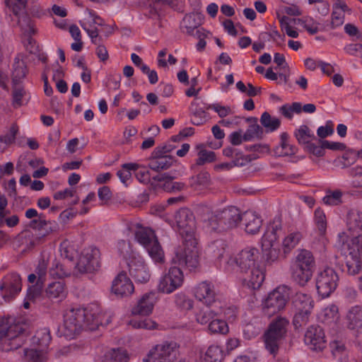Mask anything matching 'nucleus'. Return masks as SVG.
Here are the masks:
<instances>
[{
	"instance_id": "nucleus-1",
	"label": "nucleus",
	"mask_w": 362,
	"mask_h": 362,
	"mask_svg": "<svg viewBox=\"0 0 362 362\" xmlns=\"http://www.w3.org/2000/svg\"><path fill=\"white\" fill-rule=\"evenodd\" d=\"M259 252L255 247H246L242 250L235 257H230L226 266V269L232 272L238 267L245 274L243 284L247 287L258 289L264 280V274L259 267L258 262Z\"/></svg>"
},
{
	"instance_id": "nucleus-2",
	"label": "nucleus",
	"mask_w": 362,
	"mask_h": 362,
	"mask_svg": "<svg viewBox=\"0 0 362 362\" xmlns=\"http://www.w3.org/2000/svg\"><path fill=\"white\" fill-rule=\"evenodd\" d=\"M100 323L98 314L88 308L71 309L64 315L62 332L66 339H71L83 330L96 329Z\"/></svg>"
},
{
	"instance_id": "nucleus-3",
	"label": "nucleus",
	"mask_w": 362,
	"mask_h": 362,
	"mask_svg": "<svg viewBox=\"0 0 362 362\" xmlns=\"http://www.w3.org/2000/svg\"><path fill=\"white\" fill-rule=\"evenodd\" d=\"M315 269V259L308 250H300L291 267L292 280L300 286H305L312 279Z\"/></svg>"
},
{
	"instance_id": "nucleus-4",
	"label": "nucleus",
	"mask_w": 362,
	"mask_h": 362,
	"mask_svg": "<svg viewBox=\"0 0 362 362\" xmlns=\"http://www.w3.org/2000/svg\"><path fill=\"white\" fill-rule=\"evenodd\" d=\"M23 325L18 322H13L12 319L3 320L0 325V348L4 351L16 350L21 347L25 340Z\"/></svg>"
},
{
	"instance_id": "nucleus-5",
	"label": "nucleus",
	"mask_w": 362,
	"mask_h": 362,
	"mask_svg": "<svg viewBox=\"0 0 362 362\" xmlns=\"http://www.w3.org/2000/svg\"><path fill=\"white\" fill-rule=\"evenodd\" d=\"M241 222V213L235 206L216 210L209 218L211 230L223 232L236 228Z\"/></svg>"
},
{
	"instance_id": "nucleus-6",
	"label": "nucleus",
	"mask_w": 362,
	"mask_h": 362,
	"mask_svg": "<svg viewBox=\"0 0 362 362\" xmlns=\"http://www.w3.org/2000/svg\"><path fill=\"white\" fill-rule=\"evenodd\" d=\"M288 323L286 317H277L271 322L264 334V347L274 356L279 352L280 344L286 336Z\"/></svg>"
},
{
	"instance_id": "nucleus-7",
	"label": "nucleus",
	"mask_w": 362,
	"mask_h": 362,
	"mask_svg": "<svg viewBox=\"0 0 362 362\" xmlns=\"http://www.w3.org/2000/svg\"><path fill=\"white\" fill-rule=\"evenodd\" d=\"M173 227L176 228L182 240L195 243L196 221L193 212L188 208H181L174 215Z\"/></svg>"
},
{
	"instance_id": "nucleus-8",
	"label": "nucleus",
	"mask_w": 362,
	"mask_h": 362,
	"mask_svg": "<svg viewBox=\"0 0 362 362\" xmlns=\"http://www.w3.org/2000/svg\"><path fill=\"white\" fill-rule=\"evenodd\" d=\"M290 288L281 285L271 291L262 301V311L268 317L283 310L289 299Z\"/></svg>"
},
{
	"instance_id": "nucleus-9",
	"label": "nucleus",
	"mask_w": 362,
	"mask_h": 362,
	"mask_svg": "<svg viewBox=\"0 0 362 362\" xmlns=\"http://www.w3.org/2000/svg\"><path fill=\"white\" fill-rule=\"evenodd\" d=\"M178 348L179 345L175 341L158 344L149 351L143 362H173Z\"/></svg>"
},
{
	"instance_id": "nucleus-10",
	"label": "nucleus",
	"mask_w": 362,
	"mask_h": 362,
	"mask_svg": "<svg viewBox=\"0 0 362 362\" xmlns=\"http://www.w3.org/2000/svg\"><path fill=\"white\" fill-rule=\"evenodd\" d=\"M183 247L180 248L175 253L173 259L175 263L182 267H186L190 270L195 269L199 265V253L197 249V240L192 244L182 240Z\"/></svg>"
},
{
	"instance_id": "nucleus-11",
	"label": "nucleus",
	"mask_w": 362,
	"mask_h": 362,
	"mask_svg": "<svg viewBox=\"0 0 362 362\" xmlns=\"http://www.w3.org/2000/svg\"><path fill=\"white\" fill-rule=\"evenodd\" d=\"M339 276L331 267H326L320 272L316 277V288L322 298L329 296L337 287Z\"/></svg>"
},
{
	"instance_id": "nucleus-12",
	"label": "nucleus",
	"mask_w": 362,
	"mask_h": 362,
	"mask_svg": "<svg viewBox=\"0 0 362 362\" xmlns=\"http://www.w3.org/2000/svg\"><path fill=\"white\" fill-rule=\"evenodd\" d=\"M21 288V278L16 272L6 274L0 282L1 296L6 302H10L14 299Z\"/></svg>"
},
{
	"instance_id": "nucleus-13",
	"label": "nucleus",
	"mask_w": 362,
	"mask_h": 362,
	"mask_svg": "<svg viewBox=\"0 0 362 362\" xmlns=\"http://www.w3.org/2000/svg\"><path fill=\"white\" fill-rule=\"evenodd\" d=\"M100 250L97 247L85 249L75 269L79 274L91 273L100 267Z\"/></svg>"
},
{
	"instance_id": "nucleus-14",
	"label": "nucleus",
	"mask_w": 362,
	"mask_h": 362,
	"mask_svg": "<svg viewBox=\"0 0 362 362\" xmlns=\"http://www.w3.org/2000/svg\"><path fill=\"white\" fill-rule=\"evenodd\" d=\"M183 281L184 275L182 270L177 267H172L160 279L158 289L164 293H171L182 285Z\"/></svg>"
},
{
	"instance_id": "nucleus-15",
	"label": "nucleus",
	"mask_w": 362,
	"mask_h": 362,
	"mask_svg": "<svg viewBox=\"0 0 362 362\" xmlns=\"http://www.w3.org/2000/svg\"><path fill=\"white\" fill-rule=\"evenodd\" d=\"M194 296L206 307L212 306L218 300L214 284L209 281H202L196 286Z\"/></svg>"
},
{
	"instance_id": "nucleus-16",
	"label": "nucleus",
	"mask_w": 362,
	"mask_h": 362,
	"mask_svg": "<svg viewBox=\"0 0 362 362\" xmlns=\"http://www.w3.org/2000/svg\"><path fill=\"white\" fill-rule=\"evenodd\" d=\"M304 341L313 351H322L326 344L323 329L318 325H312L307 329Z\"/></svg>"
},
{
	"instance_id": "nucleus-17",
	"label": "nucleus",
	"mask_w": 362,
	"mask_h": 362,
	"mask_svg": "<svg viewBox=\"0 0 362 362\" xmlns=\"http://www.w3.org/2000/svg\"><path fill=\"white\" fill-rule=\"evenodd\" d=\"M134 291L133 283L124 272L119 273L112 281L111 291L119 298L129 296Z\"/></svg>"
},
{
	"instance_id": "nucleus-18",
	"label": "nucleus",
	"mask_w": 362,
	"mask_h": 362,
	"mask_svg": "<svg viewBox=\"0 0 362 362\" xmlns=\"http://www.w3.org/2000/svg\"><path fill=\"white\" fill-rule=\"evenodd\" d=\"M347 226L353 235V244H359L362 247V212L350 211L347 214Z\"/></svg>"
},
{
	"instance_id": "nucleus-19",
	"label": "nucleus",
	"mask_w": 362,
	"mask_h": 362,
	"mask_svg": "<svg viewBox=\"0 0 362 362\" xmlns=\"http://www.w3.org/2000/svg\"><path fill=\"white\" fill-rule=\"evenodd\" d=\"M157 298L156 293L149 292L144 294L132 308L133 315L147 316L152 313Z\"/></svg>"
},
{
	"instance_id": "nucleus-20",
	"label": "nucleus",
	"mask_w": 362,
	"mask_h": 362,
	"mask_svg": "<svg viewBox=\"0 0 362 362\" xmlns=\"http://www.w3.org/2000/svg\"><path fill=\"white\" fill-rule=\"evenodd\" d=\"M282 231V219L281 216H276L269 223L267 230L262 238L264 247L271 246L278 240Z\"/></svg>"
},
{
	"instance_id": "nucleus-21",
	"label": "nucleus",
	"mask_w": 362,
	"mask_h": 362,
	"mask_svg": "<svg viewBox=\"0 0 362 362\" xmlns=\"http://www.w3.org/2000/svg\"><path fill=\"white\" fill-rule=\"evenodd\" d=\"M35 274L37 276V281L28 289L27 297L29 300L35 299L42 293L47 274V264L44 260L39 262L35 269Z\"/></svg>"
},
{
	"instance_id": "nucleus-22",
	"label": "nucleus",
	"mask_w": 362,
	"mask_h": 362,
	"mask_svg": "<svg viewBox=\"0 0 362 362\" xmlns=\"http://www.w3.org/2000/svg\"><path fill=\"white\" fill-rule=\"evenodd\" d=\"M360 255V247H350L348 255L346 257V272L349 275H356L362 272V264Z\"/></svg>"
},
{
	"instance_id": "nucleus-23",
	"label": "nucleus",
	"mask_w": 362,
	"mask_h": 362,
	"mask_svg": "<svg viewBox=\"0 0 362 362\" xmlns=\"http://www.w3.org/2000/svg\"><path fill=\"white\" fill-rule=\"evenodd\" d=\"M241 221L243 222L247 233L256 234L259 231L262 224L261 217L255 212L247 211L241 214Z\"/></svg>"
},
{
	"instance_id": "nucleus-24",
	"label": "nucleus",
	"mask_w": 362,
	"mask_h": 362,
	"mask_svg": "<svg viewBox=\"0 0 362 362\" xmlns=\"http://www.w3.org/2000/svg\"><path fill=\"white\" fill-rule=\"evenodd\" d=\"M129 274L136 282L145 284L150 279L148 267L143 262H134L129 264Z\"/></svg>"
},
{
	"instance_id": "nucleus-25",
	"label": "nucleus",
	"mask_w": 362,
	"mask_h": 362,
	"mask_svg": "<svg viewBox=\"0 0 362 362\" xmlns=\"http://www.w3.org/2000/svg\"><path fill=\"white\" fill-rule=\"evenodd\" d=\"M293 311L313 310L314 300L307 293L298 292L291 298Z\"/></svg>"
},
{
	"instance_id": "nucleus-26",
	"label": "nucleus",
	"mask_w": 362,
	"mask_h": 362,
	"mask_svg": "<svg viewBox=\"0 0 362 362\" xmlns=\"http://www.w3.org/2000/svg\"><path fill=\"white\" fill-rule=\"evenodd\" d=\"M206 110L204 107H200L197 103L192 102L189 107L192 124L196 126L205 124L210 118Z\"/></svg>"
},
{
	"instance_id": "nucleus-27",
	"label": "nucleus",
	"mask_w": 362,
	"mask_h": 362,
	"mask_svg": "<svg viewBox=\"0 0 362 362\" xmlns=\"http://www.w3.org/2000/svg\"><path fill=\"white\" fill-rule=\"evenodd\" d=\"M339 319L338 308L330 305L322 310L319 315L320 321L329 327H334Z\"/></svg>"
},
{
	"instance_id": "nucleus-28",
	"label": "nucleus",
	"mask_w": 362,
	"mask_h": 362,
	"mask_svg": "<svg viewBox=\"0 0 362 362\" xmlns=\"http://www.w3.org/2000/svg\"><path fill=\"white\" fill-rule=\"evenodd\" d=\"M28 69L25 62L20 59L18 55L14 59L12 70V84L13 86L19 85L21 81L26 76Z\"/></svg>"
},
{
	"instance_id": "nucleus-29",
	"label": "nucleus",
	"mask_w": 362,
	"mask_h": 362,
	"mask_svg": "<svg viewBox=\"0 0 362 362\" xmlns=\"http://www.w3.org/2000/svg\"><path fill=\"white\" fill-rule=\"evenodd\" d=\"M129 360L127 350L117 348L107 351L98 362H128Z\"/></svg>"
},
{
	"instance_id": "nucleus-30",
	"label": "nucleus",
	"mask_w": 362,
	"mask_h": 362,
	"mask_svg": "<svg viewBox=\"0 0 362 362\" xmlns=\"http://www.w3.org/2000/svg\"><path fill=\"white\" fill-rule=\"evenodd\" d=\"M288 139V133L283 132L281 134L280 146H276L274 149V152L278 156H288L296 153L298 148L295 145L290 144Z\"/></svg>"
},
{
	"instance_id": "nucleus-31",
	"label": "nucleus",
	"mask_w": 362,
	"mask_h": 362,
	"mask_svg": "<svg viewBox=\"0 0 362 362\" xmlns=\"http://www.w3.org/2000/svg\"><path fill=\"white\" fill-rule=\"evenodd\" d=\"M347 327L350 329H355L362 325V305L352 306L346 315Z\"/></svg>"
},
{
	"instance_id": "nucleus-32",
	"label": "nucleus",
	"mask_w": 362,
	"mask_h": 362,
	"mask_svg": "<svg viewBox=\"0 0 362 362\" xmlns=\"http://www.w3.org/2000/svg\"><path fill=\"white\" fill-rule=\"evenodd\" d=\"M145 249L155 263L163 264L165 262L164 251L158 239H154L151 243L145 247Z\"/></svg>"
},
{
	"instance_id": "nucleus-33",
	"label": "nucleus",
	"mask_w": 362,
	"mask_h": 362,
	"mask_svg": "<svg viewBox=\"0 0 362 362\" xmlns=\"http://www.w3.org/2000/svg\"><path fill=\"white\" fill-rule=\"evenodd\" d=\"M45 291L49 298H64L66 295L65 284L62 280L50 283Z\"/></svg>"
},
{
	"instance_id": "nucleus-34",
	"label": "nucleus",
	"mask_w": 362,
	"mask_h": 362,
	"mask_svg": "<svg viewBox=\"0 0 362 362\" xmlns=\"http://www.w3.org/2000/svg\"><path fill=\"white\" fill-rule=\"evenodd\" d=\"M248 121H253L254 123L249 125L246 132L243 134V140L245 141H251L255 138L261 139L264 136V130L257 124V119L256 117H251L247 119Z\"/></svg>"
},
{
	"instance_id": "nucleus-35",
	"label": "nucleus",
	"mask_w": 362,
	"mask_h": 362,
	"mask_svg": "<svg viewBox=\"0 0 362 362\" xmlns=\"http://www.w3.org/2000/svg\"><path fill=\"white\" fill-rule=\"evenodd\" d=\"M294 136L299 144L305 145V146L311 143L313 140L316 139L314 133L305 124L300 126L295 131Z\"/></svg>"
},
{
	"instance_id": "nucleus-36",
	"label": "nucleus",
	"mask_w": 362,
	"mask_h": 362,
	"mask_svg": "<svg viewBox=\"0 0 362 362\" xmlns=\"http://www.w3.org/2000/svg\"><path fill=\"white\" fill-rule=\"evenodd\" d=\"M202 15L199 12H193L186 15L183 18L185 27L188 35H193V32L202 22Z\"/></svg>"
},
{
	"instance_id": "nucleus-37",
	"label": "nucleus",
	"mask_w": 362,
	"mask_h": 362,
	"mask_svg": "<svg viewBox=\"0 0 362 362\" xmlns=\"http://www.w3.org/2000/svg\"><path fill=\"white\" fill-rule=\"evenodd\" d=\"M51 335L49 329L47 327L38 329L35 335L32 337V342L33 344L37 345L42 349L48 347L51 341Z\"/></svg>"
},
{
	"instance_id": "nucleus-38",
	"label": "nucleus",
	"mask_w": 362,
	"mask_h": 362,
	"mask_svg": "<svg viewBox=\"0 0 362 362\" xmlns=\"http://www.w3.org/2000/svg\"><path fill=\"white\" fill-rule=\"evenodd\" d=\"M174 159L172 156H163L160 158H150L148 167L156 172L168 169L173 163Z\"/></svg>"
},
{
	"instance_id": "nucleus-39",
	"label": "nucleus",
	"mask_w": 362,
	"mask_h": 362,
	"mask_svg": "<svg viewBox=\"0 0 362 362\" xmlns=\"http://www.w3.org/2000/svg\"><path fill=\"white\" fill-rule=\"evenodd\" d=\"M136 241L144 247L148 245L154 239H157L154 232L148 228H139L135 232Z\"/></svg>"
},
{
	"instance_id": "nucleus-40",
	"label": "nucleus",
	"mask_w": 362,
	"mask_h": 362,
	"mask_svg": "<svg viewBox=\"0 0 362 362\" xmlns=\"http://www.w3.org/2000/svg\"><path fill=\"white\" fill-rule=\"evenodd\" d=\"M302 238L303 235L298 231L291 233L286 236L282 244L284 253H289L298 245Z\"/></svg>"
},
{
	"instance_id": "nucleus-41",
	"label": "nucleus",
	"mask_w": 362,
	"mask_h": 362,
	"mask_svg": "<svg viewBox=\"0 0 362 362\" xmlns=\"http://www.w3.org/2000/svg\"><path fill=\"white\" fill-rule=\"evenodd\" d=\"M261 124L266 129L267 132H272L278 129L281 125V121L277 117H272L267 112H264L260 117Z\"/></svg>"
},
{
	"instance_id": "nucleus-42",
	"label": "nucleus",
	"mask_w": 362,
	"mask_h": 362,
	"mask_svg": "<svg viewBox=\"0 0 362 362\" xmlns=\"http://www.w3.org/2000/svg\"><path fill=\"white\" fill-rule=\"evenodd\" d=\"M218 315V312L211 309L210 307H206L199 310L196 314V321L201 325H209Z\"/></svg>"
},
{
	"instance_id": "nucleus-43",
	"label": "nucleus",
	"mask_w": 362,
	"mask_h": 362,
	"mask_svg": "<svg viewBox=\"0 0 362 362\" xmlns=\"http://www.w3.org/2000/svg\"><path fill=\"white\" fill-rule=\"evenodd\" d=\"M313 310L293 311V325L296 329L305 326L310 321Z\"/></svg>"
},
{
	"instance_id": "nucleus-44",
	"label": "nucleus",
	"mask_w": 362,
	"mask_h": 362,
	"mask_svg": "<svg viewBox=\"0 0 362 362\" xmlns=\"http://www.w3.org/2000/svg\"><path fill=\"white\" fill-rule=\"evenodd\" d=\"M223 359V352L218 346H211L208 348L204 362H221Z\"/></svg>"
},
{
	"instance_id": "nucleus-45",
	"label": "nucleus",
	"mask_w": 362,
	"mask_h": 362,
	"mask_svg": "<svg viewBox=\"0 0 362 362\" xmlns=\"http://www.w3.org/2000/svg\"><path fill=\"white\" fill-rule=\"evenodd\" d=\"M208 329L211 334H226L229 331L226 322L217 317L209 324Z\"/></svg>"
},
{
	"instance_id": "nucleus-46",
	"label": "nucleus",
	"mask_w": 362,
	"mask_h": 362,
	"mask_svg": "<svg viewBox=\"0 0 362 362\" xmlns=\"http://www.w3.org/2000/svg\"><path fill=\"white\" fill-rule=\"evenodd\" d=\"M174 301L177 308L182 310H189L194 305L193 300L183 293H177Z\"/></svg>"
},
{
	"instance_id": "nucleus-47",
	"label": "nucleus",
	"mask_w": 362,
	"mask_h": 362,
	"mask_svg": "<svg viewBox=\"0 0 362 362\" xmlns=\"http://www.w3.org/2000/svg\"><path fill=\"white\" fill-rule=\"evenodd\" d=\"M138 164L134 163H124L122 165V169L118 170L117 175L121 182L127 185V181L132 177V171L136 170Z\"/></svg>"
},
{
	"instance_id": "nucleus-48",
	"label": "nucleus",
	"mask_w": 362,
	"mask_h": 362,
	"mask_svg": "<svg viewBox=\"0 0 362 362\" xmlns=\"http://www.w3.org/2000/svg\"><path fill=\"white\" fill-rule=\"evenodd\" d=\"M315 223L320 235H324L327 230L325 214L321 209H316L314 214Z\"/></svg>"
},
{
	"instance_id": "nucleus-49",
	"label": "nucleus",
	"mask_w": 362,
	"mask_h": 362,
	"mask_svg": "<svg viewBox=\"0 0 362 362\" xmlns=\"http://www.w3.org/2000/svg\"><path fill=\"white\" fill-rule=\"evenodd\" d=\"M197 147V148H201L197 153L198 158L196 160L197 165H202L206 163H211L215 160L216 154L214 151L204 149L202 145H199Z\"/></svg>"
},
{
	"instance_id": "nucleus-50",
	"label": "nucleus",
	"mask_w": 362,
	"mask_h": 362,
	"mask_svg": "<svg viewBox=\"0 0 362 362\" xmlns=\"http://www.w3.org/2000/svg\"><path fill=\"white\" fill-rule=\"evenodd\" d=\"M342 192L339 189L328 191L322 201L326 205L337 206L342 203Z\"/></svg>"
},
{
	"instance_id": "nucleus-51",
	"label": "nucleus",
	"mask_w": 362,
	"mask_h": 362,
	"mask_svg": "<svg viewBox=\"0 0 362 362\" xmlns=\"http://www.w3.org/2000/svg\"><path fill=\"white\" fill-rule=\"evenodd\" d=\"M298 22L310 35L316 34L319 31L320 23L313 18L305 17L298 19Z\"/></svg>"
},
{
	"instance_id": "nucleus-52",
	"label": "nucleus",
	"mask_w": 362,
	"mask_h": 362,
	"mask_svg": "<svg viewBox=\"0 0 362 362\" xmlns=\"http://www.w3.org/2000/svg\"><path fill=\"white\" fill-rule=\"evenodd\" d=\"M210 182V175L207 172H201L190 178V185L193 187L206 186Z\"/></svg>"
},
{
	"instance_id": "nucleus-53",
	"label": "nucleus",
	"mask_w": 362,
	"mask_h": 362,
	"mask_svg": "<svg viewBox=\"0 0 362 362\" xmlns=\"http://www.w3.org/2000/svg\"><path fill=\"white\" fill-rule=\"evenodd\" d=\"M264 257L267 263H272L279 258V250L274 247V243L271 246L264 247L262 245Z\"/></svg>"
},
{
	"instance_id": "nucleus-54",
	"label": "nucleus",
	"mask_w": 362,
	"mask_h": 362,
	"mask_svg": "<svg viewBox=\"0 0 362 362\" xmlns=\"http://www.w3.org/2000/svg\"><path fill=\"white\" fill-rule=\"evenodd\" d=\"M6 6L12 11L15 16H18L25 8V0H6Z\"/></svg>"
},
{
	"instance_id": "nucleus-55",
	"label": "nucleus",
	"mask_w": 362,
	"mask_h": 362,
	"mask_svg": "<svg viewBox=\"0 0 362 362\" xmlns=\"http://www.w3.org/2000/svg\"><path fill=\"white\" fill-rule=\"evenodd\" d=\"M134 328L136 329H153L156 328L157 323L149 318H146L144 320H132L129 322Z\"/></svg>"
},
{
	"instance_id": "nucleus-56",
	"label": "nucleus",
	"mask_w": 362,
	"mask_h": 362,
	"mask_svg": "<svg viewBox=\"0 0 362 362\" xmlns=\"http://www.w3.org/2000/svg\"><path fill=\"white\" fill-rule=\"evenodd\" d=\"M226 244L223 240L214 241L209 247V249L214 253V257L221 259L226 252Z\"/></svg>"
},
{
	"instance_id": "nucleus-57",
	"label": "nucleus",
	"mask_w": 362,
	"mask_h": 362,
	"mask_svg": "<svg viewBox=\"0 0 362 362\" xmlns=\"http://www.w3.org/2000/svg\"><path fill=\"white\" fill-rule=\"evenodd\" d=\"M204 107L206 110H214L222 118L228 116L231 112L230 107L223 106L219 103L204 104Z\"/></svg>"
},
{
	"instance_id": "nucleus-58",
	"label": "nucleus",
	"mask_w": 362,
	"mask_h": 362,
	"mask_svg": "<svg viewBox=\"0 0 362 362\" xmlns=\"http://www.w3.org/2000/svg\"><path fill=\"white\" fill-rule=\"evenodd\" d=\"M25 94L24 88L18 85H13V105L18 107L22 105V98Z\"/></svg>"
},
{
	"instance_id": "nucleus-59",
	"label": "nucleus",
	"mask_w": 362,
	"mask_h": 362,
	"mask_svg": "<svg viewBox=\"0 0 362 362\" xmlns=\"http://www.w3.org/2000/svg\"><path fill=\"white\" fill-rule=\"evenodd\" d=\"M318 142L320 145H317L313 143H310L305 146V149L309 153L317 156L321 157L325 155V147H323V140L319 139Z\"/></svg>"
},
{
	"instance_id": "nucleus-60",
	"label": "nucleus",
	"mask_w": 362,
	"mask_h": 362,
	"mask_svg": "<svg viewBox=\"0 0 362 362\" xmlns=\"http://www.w3.org/2000/svg\"><path fill=\"white\" fill-rule=\"evenodd\" d=\"M135 177L138 181L143 184H148L151 180L150 172L145 167H139L134 170Z\"/></svg>"
},
{
	"instance_id": "nucleus-61",
	"label": "nucleus",
	"mask_w": 362,
	"mask_h": 362,
	"mask_svg": "<svg viewBox=\"0 0 362 362\" xmlns=\"http://www.w3.org/2000/svg\"><path fill=\"white\" fill-rule=\"evenodd\" d=\"M334 133V123L332 121H327L325 126L318 127L317 134L320 139L326 138Z\"/></svg>"
},
{
	"instance_id": "nucleus-62",
	"label": "nucleus",
	"mask_w": 362,
	"mask_h": 362,
	"mask_svg": "<svg viewBox=\"0 0 362 362\" xmlns=\"http://www.w3.org/2000/svg\"><path fill=\"white\" fill-rule=\"evenodd\" d=\"M186 188V184L182 182L167 181L163 184L164 190L169 192H180L185 190Z\"/></svg>"
},
{
	"instance_id": "nucleus-63",
	"label": "nucleus",
	"mask_w": 362,
	"mask_h": 362,
	"mask_svg": "<svg viewBox=\"0 0 362 362\" xmlns=\"http://www.w3.org/2000/svg\"><path fill=\"white\" fill-rule=\"evenodd\" d=\"M18 133V127L16 123H13L10 127L9 132L4 136L1 141L4 142L6 144H13L16 140Z\"/></svg>"
},
{
	"instance_id": "nucleus-64",
	"label": "nucleus",
	"mask_w": 362,
	"mask_h": 362,
	"mask_svg": "<svg viewBox=\"0 0 362 362\" xmlns=\"http://www.w3.org/2000/svg\"><path fill=\"white\" fill-rule=\"evenodd\" d=\"M344 21V14L334 10L332 13L331 28L335 29L341 26Z\"/></svg>"
}]
</instances>
